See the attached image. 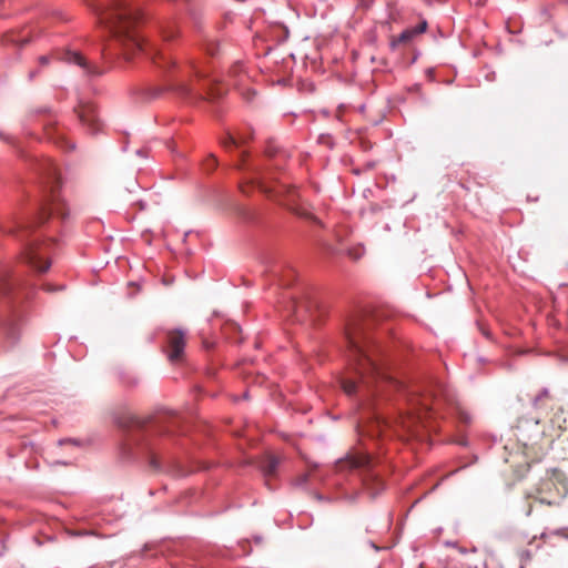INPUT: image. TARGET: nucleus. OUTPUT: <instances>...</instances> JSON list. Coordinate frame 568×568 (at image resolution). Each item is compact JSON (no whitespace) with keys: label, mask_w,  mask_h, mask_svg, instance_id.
I'll return each instance as SVG.
<instances>
[{"label":"nucleus","mask_w":568,"mask_h":568,"mask_svg":"<svg viewBox=\"0 0 568 568\" xmlns=\"http://www.w3.org/2000/svg\"><path fill=\"white\" fill-rule=\"evenodd\" d=\"M564 414L565 409L561 406H558L549 418V425L546 426V428L548 430V438L550 442H552L555 437H558L559 434L568 427L567 418L562 416Z\"/></svg>","instance_id":"obj_9"},{"label":"nucleus","mask_w":568,"mask_h":568,"mask_svg":"<svg viewBox=\"0 0 568 568\" xmlns=\"http://www.w3.org/2000/svg\"><path fill=\"white\" fill-rule=\"evenodd\" d=\"M108 50H109V47H104V48L102 49V54H103V55H105V52H106Z\"/></svg>","instance_id":"obj_34"},{"label":"nucleus","mask_w":568,"mask_h":568,"mask_svg":"<svg viewBox=\"0 0 568 568\" xmlns=\"http://www.w3.org/2000/svg\"><path fill=\"white\" fill-rule=\"evenodd\" d=\"M307 480V475H303L301 478H300V481L301 483H305Z\"/></svg>","instance_id":"obj_32"},{"label":"nucleus","mask_w":568,"mask_h":568,"mask_svg":"<svg viewBox=\"0 0 568 568\" xmlns=\"http://www.w3.org/2000/svg\"><path fill=\"white\" fill-rule=\"evenodd\" d=\"M534 405H535V407L537 409H547V408H551V410L555 409L554 404H552V399L549 396L548 392H546V390L540 393L535 398Z\"/></svg>","instance_id":"obj_16"},{"label":"nucleus","mask_w":568,"mask_h":568,"mask_svg":"<svg viewBox=\"0 0 568 568\" xmlns=\"http://www.w3.org/2000/svg\"><path fill=\"white\" fill-rule=\"evenodd\" d=\"M217 43L213 40H210L206 44V51L209 54L214 55L216 53Z\"/></svg>","instance_id":"obj_24"},{"label":"nucleus","mask_w":568,"mask_h":568,"mask_svg":"<svg viewBox=\"0 0 568 568\" xmlns=\"http://www.w3.org/2000/svg\"><path fill=\"white\" fill-rule=\"evenodd\" d=\"M242 71V65L236 63L232 67L231 69V74L232 75H237L240 72Z\"/></svg>","instance_id":"obj_29"},{"label":"nucleus","mask_w":568,"mask_h":568,"mask_svg":"<svg viewBox=\"0 0 568 568\" xmlns=\"http://www.w3.org/2000/svg\"><path fill=\"white\" fill-rule=\"evenodd\" d=\"M415 31L413 29H407L405 31H403L398 38L394 39L392 41V47H396V45H399V44H407L408 42L412 41V39L415 37Z\"/></svg>","instance_id":"obj_18"},{"label":"nucleus","mask_w":568,"mask_h":568,"mask_svg":"<svg viewBox=\"0 0 568 568\" xmlns=\"http://www.w3.org/2000/svg\"><path fill=\"white\" fill-rule=\"evenodd\" d=\"M39 60H40V63H41V64H47V63H48V61H49L48 57H45V55L40 57V59H39Z\"/></svg>","instance_id":"obj_31"},{"label":"nucleus","mask_w":568,"mask_h":568,"mask_svg":"<svg viewBox=\"0 0 568 568\" xmlns=\"http://www.w3.org/2000/svg\"><path fill=\"white\" fill-rule=\"evenodd\" d=\"M161 34L165 41H172L179 34V30L173 21H168L161 27Z\"/></svg>","instance_id":"obj_17"},{"label":"nucleus","mask_w":568,"mask_h":568,"mask_svg":"<svg viewBox=\"0 0 568 568\" xmlns=\"http://www.w3.org/2000/svg\"><path fill=\"white\" fill-rule=\"evenodd\" d=\"M517 438L524 445L538 444L542 438H548V430L539 418H520L516 426Z\"/></svg>","instance_id":"obj_7"},{"label":"nucleus","mask_w":568,"mask_h":568,"mask_svg":"<svg viewBox=\"0 0 568 568\" xmlns=\"http://www.w3.org/2000/svg\"><path fill=\"white\" fill-rule=\"evenodd\" d=\"M78 115L81 123L87 126L92 133L100 130V121L97 115L94 105L83 104L78 109Z\"/></svg>","instance_id":"obj_10"},{"label":"nucleus","mask_w":568,"mask_h":568,"mask_svg":"<svg viewBox=\"0 0 568 568\" xmlns=\"http://www.w3.org/2000/svg\"><path fill=\"white\" fill-rule=\"evenodd\" d=\"M51 214H57L61 216L62 219L67 217V212L64 209L63 202L58 197V195L54 194V191L52 190L51 201L50 203L42 209L41 215L39 217L38 223H42L45 221Z\"/></svg>","instance_id":"obj_12"},{"label":"nucleus","mask_w":568,"mask_h":568,"mask_svg":"<svg viewBox=\"0 0 568 568\" xmlns=\"http://www.w3.org/2000/svg\"><path fill=\"white\" fill-rule=\"evenodd\" d=\"M153 60L154 63H156L161 68H169L175 64V62L171 60V58H168L162 53H159L156 57L153 58Z\"/></svg>","instance_id":"obj_20"},{"label":"nucleus","mask_w":568,"mask_h":568,"mask_svg":"<svg viewBox=\"0 0 568 568\" xmlns=\"http://www.w3.org/2000/svg\"><path fill=\"white\" fill-rule=\"evenodd\" d=\"M426 28H427V22L426 21H423L420 22L417 27L415 28H412L414 31H415V34H419V33H423L426 31Z\"/></svg>","instance_id":"obj_28"},{"label":"nucleus","mask_w":568,"mask_h":568,"mask_svg":"<svg viewBox=\"0 0 568 568\" xmlns=\"http://www.w3.org/2000/svg\"><path fill=\"white\" fill-rule=\"evenodd\" d=\"M34 226V223H26L19 225L17 230H9L10 233L17 235L20 240H24L26 235L29 234L30 230Z\"/></svg>","instance_id":"obj_19"},{"label":"nucleus","mask_w":568,"mask_h":568,"mask_svg":"<svg viewBox=\"0 0 568 568\" xmlns=\"http://www.w3.org/2000/svg\"><path fill=\"white\" fill-rule=\"evenodd\" d=\"M505 463L513 469L516 479H520L530 467L525 455L519 450L509 453L508 457L505 458Z\"/></svg>","instance_id":"obj_11"},{"label":"nucleus","mask_w":568,"mask_h":568,"mask_svg":"<svg viewBox=\"0 0 568 568\" xmlns=\"http://www.w3.org/2000/svg\"><path fill=\"white\" fill-rule=\"evenodd\" d=\"M43 290L47 292H53L57 290V287L51 284H45V285H43Z\"/></svg>","instance_id":"obj_30"},{"label":"nucleus","mask_w":568,"mask_h":568,"mask_svg":"<svg viewBox=\"0 0 568 568\" xmlns=\"http://www.w3.org/2000/svg\"><path fill=\"white\" fill-rule=\"evenodd\" d=\"M99 20L110 31L112 43L126 60L144 51L143 38L140 33L142 14L133 4V0H111L99 12Z\"/></svg>","instance_id":"obj_2"},{"label":"nucleus","mask_w":568,"mask_h":568,"mask_svg":"<svg viewBox=\"0 0 568 568\" xmlns=\"http://www.w3.org/2000/svg\"><path fill=\"white\" fill-rule=\"evenodd\" d=\"M224 93H225V89H223V88H217V89H216V91H215L212 87H209V90H207V97H209V99H216V98H220V97H222Z\"/></svg>","instance_id":"obj_22"},{"label":"nucleus","mask_w":568,"mask_h":568,"mask_svg":"<svg viewBox=\"0 0 568 568\" xmlns=\"http://www.w3.org/2000/svg\"><path fill=\"white\" fill-rule=\"evenodd\" d=\"M369 324L359 318L346 326L349 349V368L341 378V387L348 396L367 400L386 387H398L379 363L381 352L368 334Z\"/></svg>","instance_id":"obj_1"},{"label":"nucleus","mask_w":568,"mask_h":568,"mask_svg":"<svg viewBox=\"0 0 568 568\" xmlns=\"http://www.w3.org/2000/svg\"><path fill=\"white\" fill-rule=\"evenodd\" d=\"M43 170L48 174L49 179H55L57 178L55 176V174H57L55 166L53 165V163L51 161H49V160L45 161Z\"/></svg>","instance_id":"obj_21"},{"label":"nucleus","mask_w":568,"mask_h":568,"mask_svg":"<svg viewBox=\"0 0 568 568\" xmlns=\"http://www.w3.org/2000/svg\"><path fill=\"white\" fill-rule=\"evenodd\" d=\"M336 468L338 471H348L355 469L366 471L365 476L363 477V483L366 489L369 490L373 496L384 488L383 481L376 474L372 471L373 460L366 454L357 452L349 453L346 455V457L339 459L336 463Z\"/></svg>","instance_id":"obj_3"},{"label":"nucleus","mask_w":568,"mask_h":568,"mask_svg":"<svg viewBox=\"0 0 568 568\" xmlns=\"http://www.w3.org/2000/svg\"><path fill=\"white\" fill-rule=\"evenodd\" d=\"M280 463V457L272 454L266 455L261 465L263 473L266 476H274Z\"/></svg>","instance_id":"obj_15"},{"label":"nucleus","mask_w":568,"mask_h":568,"mask_svg":"<svg viewBox=\"0 0 568 568\" xmlns=\"http://www.w3.org/2000/svg\"><path fill=\"white\" fill-rule=\"evenodd\" d=\"M216 159L211 155L210 158H207L204 162V166H205V170L206 171H212L214 170V168L216 166Z\"/></svg>","instance_id":"obj_23"},{"label":"nucleus","mask_w":568,"mask_h":568,"mask_svg":"<svg viewBox=\"0 0 568 568\" xmlns=\"http://www.w3.org/2000/svg\"><path fill=\"white\" fill-rule=\"evenodd\" d=\"M434 405H437V400L430 399L429 396H424L418 399L417 406L414 407L413 412L400 416L396 420V426L409 435L418 437L422 433L420 430L427 427V417L434 409Z\"/></svg>","instance_id":"obj_4"},{"label":"nucleus","mask_w":568,"mask_h":568,"mask_svg":"<svg viewBox=\"0 0 568 568\" xmlns=\"http://www.w3.org/2000/svg\"><path fill=\"white\" fill-rule=\"evenodd\" d=\"M11 288L9 287V284H6V287H3V292L7 293L9 292Z\"/></svg>","instance_id":"obj_33"},{"label":"nucleus","mask_w":568,"mask_h":568,"mask_svg":"<svg viewBox=\"0 0 568 568\" xmlns=\"http://www.w3.org/2000/svg\"><path fill=\"white\" fill-rule=\"evenodd\" d=\"M50 242H31L23 252L24 262L39 273H44L50 267Z\"/></svg>","instance_id":"obj_6"},{"label":"nucleus","mask_w":568,"mask_h":568,"mask_svg":"<svg viewBox=\"0 0 568 568\" xmlns=\"http://www.w3.org/2000/svg\"><path fill=\"white\" fill-rule=\"evenodd\" d=\"M252 139V132L248 133H239L237 136L227 135V138L223 141V146L226 150H232L233 148H240L245 144L248 140Z\"/></svg>","instance_id":"obj_14"},{"label":"nucleus","mask_w":568,"mask_h":568,"mask_svg":"<svg viewBox=\"0 0 568 568\" xmlns=\"http://www.w3.org/2000/svg\"><path fill=\"white\" fill-rule=\"evenodd\" d=\"M191 70L193 71L194 75L200 80V79H204L206 77V73L199 70L196 65L194 64H191L190 65Z\"/></svg>","instance_id":"obj_26"},{"label":"nucleus","mask_w":568,"mask_h":568,"mask_svg":"<svg viewBox=\"0 0 568 568\" xmlns=\"http://www.w3.org/2000/svg\"><path fill=\"white\" fill-rule=\"evenodd\" d=\"M178 90L182 93V94H187L190 93L193 89L191 85L184 83V82H180L178 84Z\"/></svg>","instance_id":"obj_25"},{"label":"nucleus","mask_w":568,"mask_h":568,"mask_svg":"<svg viewBox=\"0 0 568 568\" xmlns=\"http://www.w3.org/2000/svg\"><path fill=\"white\" fill-rule=\"evenodd\" d=\"M168 358L171 363H178L182 361L185 347V333L181 329L170 331L168 333Z\"/></svg>","instance_id":"obj_8"},{"label":"nucleus","mask_w":568,"mask_h":568,"mask_svg":"<svg viewBox=\"0 0 568 568\" xmlns=\"http://www.w3.org/2000/svg\"><path fill=\"white\" fill-rule=\"evenodd\" d=\"M363 253H364L363 248H356V250H349L348 251V255L353 260H358L363 255Z\"/></svg>","instance_id":"obj_27"},{"label":"nucleus","mask_w":568,"mask_h":568,"mask_svg":"<svg viewBox=\"0 0 568 568\" xmlns=\"http://www.w3.org/2000/svg\"><path fill=\"white\" fill-rule=\"evenodd\" d=\"M561 476L562 474L560 471L554 470L551 476L542 478L538 487H536L534 491L527 493L526 497L528 499L538 500L541 504H556L564 495V491H561L558 486V484L561 483Z\"/></svg>","instance_id":"obj_5"},{"label":"nucleus","mask_w":568,"mask_h":568,"mask_svg":"<svg viewBox=\"0 0 568 568\" xmlns=\"http://www.w3.org/2000/svg\"><path fill=\"white\" fill-rule=\"evenodd\" d=\"M63 59L69 63L81 67L87 74L95 75L102 73V70H100L97 65L89 63L87 59L79 52L68 51L64 53Z\"/></svg>","instance_id":"obj_13"}]
</instances>
